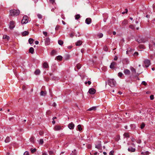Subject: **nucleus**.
Returning <instances> with one entry per match:
<instances>
[{
    "label": "nucleus",
    "instance_id": "ddd939ff",
    "mask_svg": "<svg viewBox=\"0 0 155 155\" xmlns=\"http://www.w3.org/2000/svg\"><path fill=\"white\" fill-rule=\"evenodd\" d=\"M99 143L97 145H96L95 147L98 149H100L101 148V141H99Z\"/></svg>",
    "mask_w": 155,
    "mask_h": 155
},
{
    "label": "nucleus",
    "instance_id": "e2e57ef3",
    "mask_svg": "<svg viewBox=\"0 0 155 155\" xmlns=\"http://www.w3.org/2000/svg\"><path fill=\"white\" fill-rule=\"evenodd\" d=\"M138 54V53L137 52H136L134 53V55H137Z\"/></svg>",
    "mask_w": 155,
    "mask_h": 155
},
{
    "label": "nucleus",
    "instance_id": "473e14b6",
    "mask_svg": "<svg viewBox=\"0 0 155 155\" xmlns=\"http://www.w3.org/2000/svg\"><path fill=\"white\" fill-rule=\"evenodd\" d=\"M78 128L79 131H80L82 130V129L81 128V125H78Z\"/></svg>",
    "mask_w": 155,
    "mask_h": 155
},
{
    "label": "nucleus",
    "instance_id": "4be33fe9",
    "mask_svg": "<svg viewBox=\"0 0 155 155\" xmlns=\"http://www.w3.org/2000/svg\"><path fill=\"white\" fill-rule=\"evenodd\" d=\"M29 34V32L28 31H25L22 33V35L23 36H25Z\"/></svg>",
    "mask_w": 155,
    "mask_h": 155
},
{
    "label": "nucleus",
    "instance_id": "423d86ee",
    "mask_svg": "<svg viewBox=\"0 0 155 155\" xmlns=\"http://www.w3.org/2000/svg\"><path fill=\"white\" fill-rule=\"evenodd\" d=\"M144 63L145 64V67H148L150 64V61L148 59H146L144 60Z\"/></svg>",
    "mask_w": 155,
    "mask_h": 155
},
{
    "label": "nucleus",
    "instance_id": "2eb2a0df",
    "mask_svg": "<svg viewBox=\"0 0 155 155\" xmlns=\"http://www.w3.org/2000/svg\"><path fill=\"white\" fill-rule=\"evenodd\" d=\"M128 23V21L127 20H124L122 23V26H124L126 25Z\"/></svg>",
    "mask_w": 155,
    "mask_h": 155
},
{
    "label": "nucleus",
    "instance_id": "9b49d317",
    "mask_svg": "<svg viewBox=\"0 0 155 155\" xmlns=\"http://www.w3.org/2000/svg\"><path fill=\"white\" fill-rule=\"evenodd\" d=\"M91 19L90 18H88L86 19L85 22L87 24H89L91 22Z\"/></svg>",
    "mask_w": 155,
    "mask_h": 155
},
{
    "label": "nucleus",
    "instance_id": "79ce46f5",
    "mask_svg": "<svg viewBox=\"0 0 155 155\" xmlns=\"http://www.w3.org/2000/svg\"><path fill=\"white\" fill-rule=\"evenodd\" d=\"M44 142V141L42 139H41L40 140L39 143L41 144H42Z\"/></svg>",
    "mask_w": 155,
    "mask_h": 155
},
{
    "label": "nucleus",
    "instance_id": "c85d7f7f",
    "mask_svg": "<svg viewBox=\"0 0 155 155\" xmlns=\"http://www.w3.org/2000/svg\"><path fill=\"white\" fill-rule=\"evenodd\" d=\"M3 38L4 39H7V40H8L9 39V37L7 35H4L3 36Z\"/></svg>",
    "mask_w": 155,
    "mask_h": 155
},
{
    "label": "nucleus",
    "instance_id": "09e8293b",
    "mask_svg": "<svg viewBox=\"0 0 155 155\" xmlns=\"http://www.w3.org/2000/svg\"><path fill=\"white\" fill-rule=\"evenodd\" d=\"M24 155H29V153L28 151H25L24 153Z\"/></svg>",
    "mask_w": 155,
    "mask_h": 155
},
{
    "label": "nucleus",
    "instance_id": "1a4fd4ad",
    "mask_svg": "<svg viewBox=\"0 0 155 155\" xmlns=\"http://www.w3.org/2000/svg\"><path fill=\"white\" fill-rule=\"evenodd\" d=\"M117 63L115 62H112L110 65V68L112 69H114V66L116 65Z\"/></svg>",
    "mask_w": 155,
    "mask_h": 155
},
{
    "label": "nucleus",
    "instance_id": "864d4df0",
    "mask_svg": "<svg viewBox=\"0 0 155 155\" xmlns=\"http://www.w3.org/2000/svg\"><path fill=\"white\" fill-rule=\"evenodd\" d=\"M43 133H44L42 131H40L39 132V134L41 136L43 134Z\"/></svg>",
    "mask_w": 155,
    "mask_h": 155
},
{
    "label": "nucleus",
    "instance_id": "e433bc0d",
    "mask_svg": "<svg viewBox=\"0 0 155 155\" xmlns=\"http://www.w3.org/2000/svg\"><path fill=\"white\" fill-rule=\"evenodd\" d=\"M31 152L32 153H34L36 151V149L35 148H34V149H31Z\"/></svg>",
    "mask_w": 155,
    "mask_h": 155
},
{
    "label": "nucleus",
    "instance_id": "412c9836",
    "mask_svg": "<svg viewBox=\"0 0 155 155\" xmlns=\"http://www.w3.org/2000/svg\"><path fill=\"white\" fill-rule=\"evenodd\" d=\"M130 69L133 73H134V74L136 73V69L134 68H133V67H131L130 68Z\"/></svg>",
    "mask_w": 155,
    "mask_h": 155
},
{
    "label": "nucleus",
    "instance_id": "f8f14e48",
    "mask_svg": "<svg viewBox=\"0 0 155 155\" xmlns=\"http://www.w3.org/2000/svg\"><path fill=\"white\" fill-rule=\"evenodd\" d=\"M124 73L126 75H129L130 74V71L128 69H125L124 70Z\"/></svg>",
    "mask_w": 155,
    "mask_h": 155
},
{
    "label": "nucleus",
    "instance_id": "c9c22d12",
    "mask_svg": "<svg viewBox=\"0 0 155 155\" xmlns=\"http://www.w3.org/2000/svg\"><path fill=\"white\" fill-rule=\"evenodd\" d=\"M76 67H77V68L79 69L81 68V65L80 64H77Z\"/></svg>",
    "mask_w": 155,
    "mask_h": 155
},
{
    "label": "nucleus",
    "instance_id": "393cba45",
    "mask_svg": "<svg viewBox=\"0 0 155 155\" xmlns=\"http://www.w3.org/2000/svg\"><path fill=\"white\" fill-rule=\"evenodd\" d=\"M40 73V71L39 69H37L35 72V74L36 75L39 74Z\"/></svg>",
    "mask_w": 155,
    "mask_h": 155
},
{
    "label": "nucleus",
    "instance_id": "3c124183",
    "mask_svg": "<svg viewBox=\"0 0 155 155\" xmlns=\"http://www.w3.org/2000/svg\"><path fill=\"white\" fill-rule=\"evenodd\" d=\"M70 36L71 37H73L74 36V33H72L70 34Z\"/></svg>",
    "mask_w": 155,
    "mask_h": 155
},
{
    "label": "nucleus",
    "instance_id": "4468645a",
    "mask_svg": "<svg viewBox=\"0 0 155 155\" xmlns=\"http://www.w3.org/2000/svg\"><path fill=\"white\" fill-rule=\"evenodd\" d=\"M128 150L129 152H134L135 151V149L132 147H130L128 148Z\"/></svg>",
    "mask_w": 155,
    "mask_h": 155
},
{
    "label": "nucleus",
    "instance_id": "49530a36",
    "mask_svg": "<svg viewBox=\"0 0 155 155\" xmlns=\"http://www.w3.org/2000/svg\"><path fill=\"white\" fill-rule=\"evenodd\" d=\"M49 154L50 155H52L54 154V152L52 151H50L48 152Z\"/></svg>",
    "mask_w": 155,
    "mask_h": 155
},
{
    "label": "nucleus",
    "instance_id": "20e7f679",
    "mask_svg": "<svg viewBox=\"0 0 155 155\" xmlns=\"http://www.w3.org/2000/svg\"><path fill=\"white\" fill-rule=\"evenodd\" d=\"M28 17L26 16H25L23 17V18L21 21V23L22 24H26L28 23Z\"/></svg>",
    "mask_w": 155,
    "mask_h": 155
},
{
    "label": "nucleus",
    "instance_id": "a878e982",
    "mask_svg": "<svg viewBox=\"0 0 155 155\" xmlns=\"http://www.w3.org/2000/svg\"><path fill=\"white\" fill-rule=\"evenodd\" d=\"M124 136L126 137H129V134L128 133H125L123 135Z\"/></svg>",
    "mask_w": 155,
    "mask_h": 155
},
{
    "label": "nucleus",
    "instance_id": "de8ad7c7",
    "mask_svg": "<svg viewBox=\"0 0 155 155\" xmlns=\"http://www.w3.org/2000/svg\"><path fill=\"white\" fill-rule=\"evenodd\" d=\"M104 49L105 51H107L108 50V48L106 46H104Z\"/></svg>",
    "mask_w": 155,
    "mask_h": 155
},
{
    "label": "nucleus",
    "instance_id": "7c9ffc66",
    "mask_svg": "<svg viewBox=\"0 0 155 155\" xmlns=\"http://www.w3.org/2000/svg\"><path fill=\"white\" fill-rule=\"evenodd\" d=\"M56 53V51L54 50H53L51 52V55L52 56H53L54 55H55Z\"/></svg>",
    "mask_w": 155,
    "mask_h": 155
},
{
    "label": "nucleus",
    "instance_id": "6e6d98bb",
    "mask_svg": "<svg viewBox=\"0 0 155 155\" xmlns=\"http://www.w3.org/2000/svg\"><path fill=\"white\" fill-rule=\"evenodd\" d=\"M43 34L45 35V36H47V33L46 32L43 31Z\"/></svg>",
    "mask_w": 155,
    "mask_h": 155
},
{
    "label": "nucleus",
    "instance_id": "c03bdc74",
    "mask_svg": "<svg viewBox=\"0 0 155 155\" xmlns=\"http://www.w3.org/2000/svg\"><path fill=\"white\" fill-rule=\"evenodd\" d=\"M139 46V47L140 48H142L143 49H144L145 48V47L143 45H140Z\"/></svg>",
    "mask_w": 155,
    "mask_h": 155
},
{
    "label": "nucleus",
    "instance_id": "f03ea898",
    "mask_svg": "<svg viewBox=\"0 0 155 155\" xmlns=\"http://www.w3.org/2000/svg\"><path fill=\"white\" fill-rule=\"evenodd\" d=\"M10 15L12 16H17L20 13V11L18 10H11L10 11Z\"/></svg>",
    "mask_w": 155,
    "mask_h": 155
},
{
    "label": "nucleus",
    "instance_id": "0eeeda50",
    "mask_svg": "<svg viewBox=\"0 0 155 155\" xmlns=\"http://www.w3.org/2000/svg\"><path fill=\"white\" fill-rule=\"evenodd\" d=\"M62 129V127L58 125L55 126L54 128V130L56 131Z\"/></svg>",
    "mask_w": 155,
    "mask_h": 155
},
{
    "label": "nucleus",
    "instance_id": "37998d69",
    "mask_svg": "<svg viewBox=\"0 0 155 155\" xmlns=\"http://www.w3.org/2000/svg\"><path fill=\"white\" fill-rule=\"evenodd\" d=\"M37 16L38 17L40 18V19H41L42 18V15L40 14H38V15H37Z\"/></svg>",
    "mask_w": 155,
    "mask_h": 155
},
{
    "label": "nucleus",
    "instance_id": "338daca9",
    "mask_svg": "<svg viewBox=\"0 0 155 155\" xmlns=\"http://www.w3.org/2000/svg\"><path fill=\"white\" fill-rule=\"evenodd\" d=\"M113 35H115L116 34V32L115 31H114L113 32Z\"/></svg>",
    "mask_w": 155,
    "mask_h": 155
},
{
    "label": "nucleus",
    "instance_id": "603ef678",
    "mask_svg": "<svg viewBox=\"0 0 155 155\" xmlns=\"http://www.w3.org/2000/svg\"><path fill=\"white\" fill-rule=\"evenodd\" d=\"M30 140L32 142L34 143V138L33 137H31L30 139Z\"/></svg>",
    "mask_w": 155,
    "mask_h": 155
},
{
    "label": "nucleus",
    "instance_id": "c756f323",
    "mask_svg": "<svg viewBox=\"0 0 155 155\" xmlns=\"http://www.w3.org/2000/svg\"><path fill=\"white\" fill-rule=\"evenodd\" d=\"M97 36L99 38H101L103 37V35L102 33H99L97 34Z\"/></svg>",
    "mask_w": 155,
    "mask_h": 155
},
{
    "label": "nucleus",
    "instance_id": "13d9d810",
    "mask_svg": "<svg viewBox=\"0 0 155 155\" xmlns=\"http://www.w3.org/2000/svg\"><path fill=\"white\" fill-rule=\"evenodd\" d=\"M59 28V27L58 26H56L55 28V30H58Z\"/></svg>",
    "mask_w": 155,
    "mask_h": 155
},
{
    "label": "nucleus",
    "instance_id": "cd10ccee",
    "mask_svg": "<svg viewBox=\"0 0 155 155\" xmlns=\"http://www.w3.org/2000/svg\"><path fill=\"white\" fill-rule=\"evenodd\" d=\"M57 60L59 61H61L62 60V57L61 56H58L57 57Z\"/></svg>",
    "mask_w": 155,
    "mask_h": 155
},
{
    "label": "nucleus",
    "instance_id": "72a5a7b5",
    "mask_svg": "<svg viewBox=\"0 0 155 155\" xmlns=\"http://www.w3.org/2000/svg\"><path fill=\"white\" fill-rule=\"evenodd\" d=\"M145 126V124H144V123H143L141 124V125L140 126V128H141V129H143V128Z\"/></svg>",
    "mask_w": 155,
    "mask_h": 155
},
{
    "label": "nucleus",
    "instance_id": "f3484780",
    "mask_svg": "<svg viewBox=\"0 0 155 155\" xmlns=\"http://www.w3.org/2000/svg\"><path fill=\"white\" fill-rule=\"evenodd\" d=\"M50 39L48 38H47L45 39V44H46L47 45H49L50 43Z\"/></svg>",
    "mask_w": 155,
    "mask_h": 155
},
{
    "label": "nucleus",
    "instance_id": "bf43d9fd",
    "mask_svg": "<svg viewBox=\"0 0 155 155\" xmlns=\"http://www.w3.org/2000/svg\"><path fill=\"white\" fill-rule=\"evenodd\" d=\"M131 140L133 142H134L135 141V139L133 137H132L131 138Z\"/></svg>",
    "mask_w": 155,
    "mask_h": 155
},
{
    "label": "nucleus",
    "instance_id": "69168bd1",
    "mask_svg": "<svg viewBox=\"0 0 155 155\" xmlns=\"http://www.w3.org/2000/svg\"><path fill=\"white\" fill-rule=\"evenodd\" d=\"M138 143H140L141 142V140H138V141L137 142Z\"/></svg>",
    "mask_w": 155,
    "mask_h": 155
},
{
    "label": "nucleus",
    "instance_id": "6ab92c4d",
    "mask_svg": "<svg viewBox=\"0 0 155 155\" xmlns=\"http://www.w3.org/2000/svg\"><path fill=\"white\" fill-rule=\"evenodd\" d=\"M34 49L32 47H31L29 51V52L30 53H31L32 54H33L34 53Z\"/></svg>",
    "mask_w": 155,
    "mask_h": 155
},
{
    "label": "nucleus",
    "instance_id": "58836bf2",
    "mask_svg": "<svg viewBox=\"0 0 155 155\" xmlns=\"http://www.w3.org/2000/svg\"><path fill=\"white\" fill-rule=\"evenodd\" d=\"M123 75V74L121 72H119L118 74V76H119L120 77H121Z\"/></svg>",
    "mask_w": 155,
    "mask_h": 155
},
{
    "label": "nucleus",
    "instance_id": "7ed1b4c3",
    "mask_svg": "<svg viewBox=\"0 0 155 155\" xmlns=\"http://www.w3.org/2000/svg\"><path fill=\"white\" fill-rule=\"evenodd\" d=\"M108 84L111 87L115 86L116 84V82L114 79H110L108 80Z\"/></svg>",
    "mask_w": 155,
    "mask_h": 155
},
{
    "label": "nucleus",
    "instance_id": "b1692460",
    "mask_svg": "<svg viewBox=\"0 0 155 155\" xmlns=\"http://www.w3.org/2000/svg\"><path fill=\"white\" fill-rule=\"evenodd\" d=\"M10 137H7L5 140V143H8L10 141Z\"/></svg>",
    "mask_w": 155,
    "mask_h": 155
},
{
    "label": "nucleus",
    "instance_id": "6e6552de",
    "mask_svg": "<svg viewBox=\"0 0 155 155\" xmlns=\"http://www.w3.org/2000/svg\"><path fill=\"white\" fill-rule=\"evenodd\" d=\"M14 24V22L13 21L10 22L9 25V28L10 29H12L15 27Z\"/></svg>",
    "mask_w": 155,
    "mask_h": 155
},
{
    "label": "nucleus",
    "instance_id": "4d7b16f0",
    "mask_svg": "<svg viewBox=\"0 0 155 155\" xmlns=\"http://www.w3.org/2000/svg\"><path fill=\"white\" fill-rule=\"evenodd\" d=\"M42 155H48V154L46 152H43Z\"/></svg>",
    "mask_w": 155,
    "mask_h": 155
},
{
    "label": "nucleus",
    "instance_id": "a19ab883",
    "mask_svg": "<svg viewBox=\"0 0 155 155\" xmlns=\"http://www.w3.org/2000/svg\"><path fill=\"white\" fill-rule=\"evenodd\" d=\"M88 84L89 85H90L91 84V82L90 81H88L87 82H85V84Z\"/></svg>",
    "mask_w": 155,
    "mask_h": 155
},
{
    "label": "nucleus",
    "instance_id": "5fc2aeb1",
    "mask_svg": "<svg viewBox=\"0 0 155 155\" xmlns=\"http://www.w3.org/2000/svg\"><path fill=\"white\" fill-rule=\"evenodd\" d=\"M142 84L144 85L145 86H146L147 85V83L144 81H143L142 83Z\"/></svg>",
    "mask_w": 155,
    "mask_h": 155
},
{
    "label": "nucleus",
    "instance_id": "dca6fc26",
    "mask_svg": "<svg viewBox=\"0 0 155 155\" xmlns=\"http://www.w3.org/2000/svg\"><path fill=\"white\" fill-rule=\"evenodd\" d=\"M43 67L45 68H48V65L46 62H44L43 64Z\"/></svg>",
    "mask_w": 155,
    "mask_h": 155
},
{
    "label": "nucleus",
    "instance_id": "8fccbe9b",
    "mask_svg": "<svg viewBox=\"0 0 155 155\" xmlns=\"http://www.w3.org/2000/svg\"><path fill=\"white\" fill-rule=\"evenodd\" d=\"M150 99L151 100H153L154 99V96L153 95H151L150 97Z\"/></svg>",
    "mask_w": 155,
    "mask_h": 155
},
{
    "label": "nucleus",
    "instance_id": "680f3d73",
    "mask_svg": "<svg viewBox=\"0 0 155 155\" xmlns=\"http://www.w3.org/2000/svg\"><path fill=\"white\" fill-rule=\"evenodd\" d=\"M52 106H53V107H55L56 106V103L54 102L53 103V104L52 105Z\"/></svg>",
    "mask_w": 155,
    "mask_h": 155
},
{
    "label": "nucleus",
    "instance_id": "ea45409f",
    "mask_svg": "<svg viewBox=\"0 0 155 155\" xmlns=\"http://www.w3.org/2000/svg\"><path fill=\"white\" fill-rule=\"evenodd\" d=\"M114 150H112L110 151V152L109 153V155H114Z\"/></svg>",
    "mask_w": 155,
    "mask_h": 155
},
{
    "label": "nucleus",
    "instance_id": "0e129e2a",
    "mask_svg": "<svg viewBox=\"0 0 155 155\" xmlns=\"http://www.w3.org/2000/svg\"><path fill=\"white\" fill-rule=\"evenodd\" d=\"M38 43H39V42L38 41H35V44H36V45H38Z\"/></svg>",
    "mask_w": 155,
    "mask_h": 155
},
{
    "label": "nucleus",
    "instance_id": "bb28decb",
    "mask_svg": "<svg viewBox=\"0 0 155 155\" xmlns=\"http://www.w3.org/2000/svg\"><path fill=\"white\" fill-rule=\"evenodd\" d=\"M34 41V40L33 39L31 38H30L29 39L28 42L29 43H30V44H31L32 43H33Z\"/></svg>",
    "mask_w": 155,
    "mask_h": 155
},
{
    "label": "nucleus",
    "instance_id": "774afa93",
    "mask_svg": "<svg viewBox=\"0 0 155 155\" xmlns=\"http://www.w3.org/2000/svg\"><path fill=\"white\" fill-rule=\"evenodd\" d=\"M125 13H127L128 12V9L127 8L125 9Z\"/></svg>",
    "mask_w": 155,
    "mask_h": 155
},
{
    "label": "nucleus",
    "instance_id": "aec40b11",
    "mask_svg": "<svg viewBox=\"0 0 155 155\" xmlns=\"http://www.w3.org/2000/svg\"><path fill=\"white\" fill-rule=\"evenodd\" d=\"M40 95L41 96H45L46 94V92L45 91H41L40 93Z\"/></svg>",
    "mask_w": 155,
    "mask_h": 155
},
{
    "label": "nucleus",
    "instance_id": "f257e3e1",
    "mask_svg": "<svg viewBox=\"0 0 155 155\" xmlns=\"http://www.w3.org/2000/svg\"><path fill=\"white\" fill-rule=\"evenodd\" d=\"M136 41L138 42L139 44L144 43L148 41L147 38H146L141 37H138L136 39Z\"/></svg>",
    "mask_w": 155,
    "mask_h": 155
},
{
    "label": "nucleus",
    "instance_id": "5701e85b",
    "mask_svg": "<svg viewBox=\"0 0 155 155\" xmlns=\"http://www.w3.org/2000/svg\"><path fill=\"white\" fill-rule=\"evenodd\" d=\"M96 110V107H91L87 110L88 111H91L92 110Z\"/></svg>",
    "mask_w": 155,
    "mask_h": 155
},
{
    "label": "nucleus",
    "instance_id": "a211bd4d",
    "mask_svg": "<svg viewBox=\"0 0 155 155\" xmlns=\"http://www.w3.org/2000/svg\"><path fill=\"white\" fill-rule=\"evenodd\" d=\"M82 43V41H78L76 43V46H80Z\"/></svg>",
    "mask_w": 155,
    "mask_h": 155
},
{
    "label": "nucleus",
    "instance_id": "052dcab7",
    "mask_svg": "<svg viewBox=\"0 0 155 155\" xmlns=\"http://www.w3.org/2000/svg\"><path fill=\"white\" fill-rule=\"evenodd\" d=\"M117 58H117V56H115V57L114 58V60H116H116H117Z\"/></svg>",
    "mask_w": 155,
    "mask_h": 155
},
{
    "label": "nucleus",
    "instance_id": "a18cd8bd",
    "mask_svg": "<svg viewBox=\"0 0 155 155\" xmlns=\"http://www.w3.org/2000/svg\"><path fill=\"white\" fill-rule=\"evenodd\" d=\"M49 2L53 4L55 2V0H50Z\"/></svg>",
    "mask_w": 155,
    "mask_h": 155
},
{
    "label": "nucleus",
    "instance_id": "4c0bfd02",
    "mask_svg": "<svg viewBox=\"0 0 155 155\" xmlns=\"http://www.w3.org/2000/svg\"><path fill=\"white\" fill-rule=\"evenodd\" d=\"M129 28L132 29H134V26L133 25H129Z\"/></svg>",
    "mask_w": 155,
    "mask_h": 155
},
{
    "label": "nucleus",
    "instance_id": "f704fd0d",
    "mask_svg": "<svg viewBox=\"0 0 155 155\" xmlns=\"http://www.w3.org/2000/svg\"><path fill=\"white\" fill-rule=\"evenodd\" d=\"M80 17L79 15H77L75 16V18L76 19H78Z\"/></svg>",
    "mask_w": 155,
    "mask_h": 155
},
{
    "label": "nucleus",
    "instance_id": "2f4dec72",
    "mask_svg": "<svg viewBox=\"0 0 155 155\" xmlns=\"http://www.w3.org/2000/svg\"><path fill=\"white\" fill-rule=\"evenodd\" d=\"M58 43L60 45H62L63 44V41L61 40H59L58 41Z\"/></svg>",
    "mask_w": 155,
    "mask_h": 155
},
{
    "label": "nucleus",
    "instance_id": "39448f33",
    "mask_svg": "<svg viewBox=\"0 0 155 155\" xmlns=\"http://www.w3.org/2000/svg\"><path fill=\"white\" fill-rule=\"evenodd\" d=\"M96 92V90L95 89L93 88H91L89 89L88 92L90 94H94Z\"/></svg>",
    "mask_w": 155,
    "mask_h": 155
},
{
    "label": "nucleus",
    "instance_id": "9d476101",
    "mask_svg": "<svg viewBox=\"0 0 155 155\" xmlns=\"http://www.w3.org/2000/svg\"><path fill=\"white\" fill-rule=\"evenodd\" d=\"M74 127V125L72 122L70 123L68 126V128L70 129H73Z\"/></svg>",
    "mask_w": 155,
    "mask_h": 155
}]
</instances>
